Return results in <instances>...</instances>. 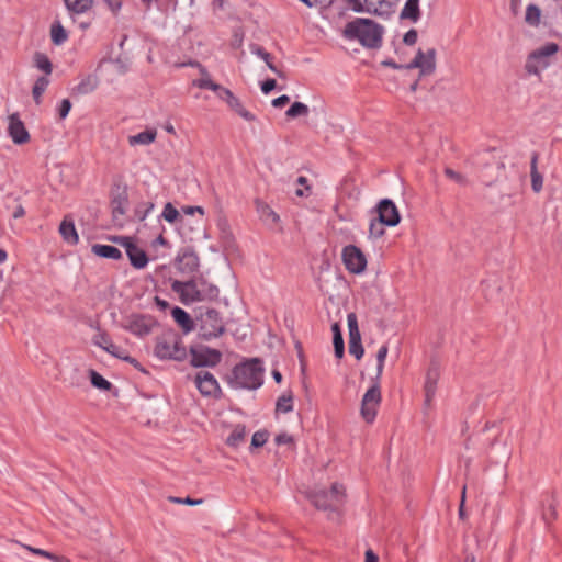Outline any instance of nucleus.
<instances>
[{"mask_svg": "<svg viewBox=\"0 0 562 562\" xmlns=\"http://www.w3.org/2000/svg\"><path fill=\"white\" fill-rule=\"evenodd\" d=\"M348 41H357L368 49H378L382 46L384 27L372 19L356 18L348 22L342 32Z\"/></svg>", "mask_w": 562, "mask_h": 562, "instance_id": "1", "label": "nucleus"}, {"mask_svg": "<svg viewBox=\"0 0 562 562\" xmlns=\"http://www.w3.org/2000/svg\"><path fill=\"white\" fill-rule=\"evenodd\" d=\"M263 374L262 360L250 358L234 366L225 380L232 389L257 390L263 384Z\"/></svg>", "mask_w": 562, "mask_h": 562, "instance_id": "2", "label": "nucleus"}, {"mask_svg": "<svg viewBox=\"0 0 562 562\" xmlns=\"http://www.w3.org/2000/svg\"><path fill=\"white\" fill-rule=\"evenodd\" d=\"M306 497L317 509L329 512V517L333 518V515H340V508L346 502V488L342 484L335 482L329 490L307 492Z\"/></svg>", "mask_w": 562, "mask_h": 562, "instance_id": "3", "label": "nucleus"}, {"mask_svg": "<svg viewBox=\"0 0 562 562\" xmlns=\"http://www.w3.org/2000/svg\"><path fill=\"white\" fill-rule=\"evenodd\" d=\"M154 355L160 360L184 361L188 357L181 336L173 329L166 330L156 338Z\"/></svg>", "mask_w": 562, "mask_h": 562, "instance_id": "4", "label": "nucleus"}, {"mask_svg": "<svg viewBox=\"0 0 562 562\" xmlns=\"http://www.w3.org/2000/svg\"><path fill=\"white\" fill-rule=\"evenodd\" d=\"M199 315H196L198 337L201 340L210 341L218 338L225 333V323L221 313L215 308L199 307Z\"/></svg>", "mask_w": 562, "mask_h": 562, "instance_id": "5", "label": "nucleus"}, {"mask_svg": "<svg viewBox=\"0 0 562 562\" xmlns=\"http://www.w3.org/2000/svg\"><path fill=\"white\" fill-rule=\"evenodd\" d=\"M128 203L127 184L123 182L121 176H117L113 179L110 189V206L113 221H116L120 216H123L126 213Z\"/></svg>", "mask_w": 562, "mask_h": 562, "instance_id": "6", "label": "nucleus"}, {"mask_svg": "<svg viewBox=\"0 0 562 562\" xmlns=\"http://www.w3.org/2000/svg\"><path fill=\"white\" fill-rule=\"evenodd\" d=\"M190 364L193 368H214L223 358L222 352L218 349L211 348L205 345H193L190 346Z\"/></svg>", "mask_w": 562, "mask_h": 562, "instance_id": "7", "label": "nucleus"}, {"mask_svg": "<svg viewBox=\"0 0 562 562\" xmlns=\"http://www.w3.org/2000/svg\"><path fill=\"white\" fill-rule=\"evenodd\" d=\"M380 379L376 375L372 378V385L364 393L361 401V416L362 418L371 424L374 422L376 416V407L381 403V389Z\"/></svg>", "mask_w": 562, "mask_h": 562, "instance_id": "8", "label": "nucleus"}, {"mask_svg": "<svg viewBox=\"0 0 562 562\" xmlns=\"http://www.w3.org/2000/svg\"><path fill=\"white\" fill-rule=\"evenodd\" d=\"M559 52V45L554 42L547 43L540 48L532 50L527 58L525 69L530 75H539V67L547 68L549 66L548 57Z\"/></svg>", "mask_w": 562, "mask_h": 562, "instance_id": "9", "label": "nucleus"}, {"mask_svg": "<svg viewBox=\"0 0 562 562\" xmlns=\"http://www.w3.org/2000/svg\"><path fill=\"white\" fill-rule=\"evenodd\" d=\"M437 50L431 47L427 52L418 48L415 57L411 63L404 65V69H419V78L430 76L436 71Z\"/></svg>", "mask_w": 562, "mask_h": 562, "instance_id": "10", "label": "nucleus"}, {"mask_svg": "<svg viewBox=\"0 0 562 562\" xmlns=\"http://www.w3.org/2000/svg\"><path fill=\"white\" fill-rule=\"evenodd\" d=\"M156 325L157 321L153 316L136 313L130 315L121 327L135 336L145 337L151 333Z\"/></svg>", "mask_w": 562, "mask_h": 562, "instance_id": "11", "label": "nucleus"}, {"mask_svg": "<svg viewBox=\"0 0 562 562\" xmlns=\"http://www.w3.org/2000/svg\"><path fill=\"white\" fill-rule=\"evenodd\" d=\"M342 262L346 269L353 274L364 272L367 268V257L364 252L356 245H347L341 252Z\"/></svg>", "mask_w": 562, "mask_h": 562, "instance_id": "12", "label": "nucleus"}, {"mask_svg": "<svg viewBox=\"0 0 562 562\" xmlns=\"http://www.w3.org/2000/svg\"><path fill=\"white\" fill-rule=\"evenodd\" d=\"M171 290L179 295L180 302L184 305L203 301L195 278L188 281L173 280Z\"/></svg>", "mask_w": 562, "mask_h": 562, "instance_id": "13", "label": "nucleus"}, {"mask_svg": "<svg viewBox=\"0 0 562 562\" xmlns=\"http://www.w3.org/2000/svg\"><path fill=\"white\" fill-rule=\"evenodd\" d=\"M194 383L200 394L204 397L220 400L223 396L216 378L209 371H199L195 374Z\"/></svg>", "mask_w": 562, "mask_h": 562, "instance_id": "14", "label": "nucleus"}, {"mask_svg": "<svg viewBox=\"0 0 562 562\" xmlns=\"http://www.w3.org/2000/svg\"><path fill=\"white\" fill-rule=\"evenodd\" d=\"M373 212L378 214L379 221L386 226L394 227L401 222L400 211L393 200L389 198L380 200Z\"/></svg>", "mask_w": 562, "mask_h": 562, "instance_id": "15", "label": "nucleus"}, {"mask_svg": "<svg viewBox=\"0 0 562 562\" xmlns=\"http://www.w3.org/2000/svg\"><path fill=\"white\" fill-rule=\"evenodd\" d=\"M191 66H198L200 68L201 75L205 76L203 78H200L198 80L193 81V85L199 87L200 89H210L214 91L218 99L223 100L224 102H227L228 99L232 98L234 94L229 89L214 82L209 78V72L205 67H203L200 63L194 61L190 63Z\"/></svg>", "mask_w": 562, "mask_h": 562, "instance_id": "16", "label": "nucleus"}, {"mask_svg": "<svg viewBox=\"0 0 562 562\" xmlns=\"http://www.w3.org/2000/svg\"><path fill=\"white\" fill-rule=\"evenodd\" d=\"M175 266L181 273H193L200 267V259L190 246L181 248L175 259Z\"/></svg>", "mask_w": 562, "mask_h": 562, "instance_id": "17", "label": "nucleus"}, {"mask_svg": "<svg viewBox=\"0 0 562 562\" xmlns=\"http://www.w3.org/2000/svg\"><path fill=\"white\" fill-rule=\"evenodd\" d=\"M440 378V362L437 358L432 357L430 359V363L428 367V370L426 372V379H425V404L427 406L430 405L436 391H437V384L438 380Z\"/></svg>", "mask_w": 562, "mask_h": 562, "instance_id": "18", "label": "nucleus"}, {"mask_svg": "<svg viewBox=\"0 0 562 562\" xmlns=\"http://www.w3.org/2000/svg\"><path fill=\"white\" fill-rule=\"evenodd\" d=\"M8 134L16 145H23L30 140V134L18 113L9 116Z\"/></svg>", "mask_w": 562, "mask_h": 562, "instance_id": "19", "label": "nucleus"}, {"mask_svg": "<svg viewBox=\"0 0 562 562\" xmlns=\"http://www.w3.org/2000/svg\"><path fill=\"white\" fill-rule=\"evenodd\" d=\"M125 251L133 268L139 270L147 266L149 258L146 251L136 245L135 240L127 247Z\"/></svg>", "mask_w": 562, "mask_h": 562, "instance_id": "20", "label": "nucleus"}, {"mask_svg": "<svg viewBox=\"0 0 562 562\" xmlns=\"http://www.w3.org/2000/svg\"><path fill=\"white\" fill-rule=\"evenodd\" d=\"M171 316L178 326L182 329L184 335L191 333L196 326V323L193 321L190 314L179 306L171 308Z\"/></svg>", "mask_w": 562, "mask_h": 562, "instance_id": "21", "label": "nucleus"}, {"mask_svg": "<svg viewBox=\"0 0 562 562\" xmlns=\"http://www.w3.org/2000/svg\"><path fill=\"white\" fill-rule=\"evenodd\" d=\"M504 168L502 161L486 162L480 177L485 184L490 186L504 175Z\"/></svg>", "mask_w": 562, "mask_h": 562, "instance_id": "22", "label": "nucleus"}, {"mask_svg": "<svg viewBox=\"0 0 562 562\" xmlns=\"http://www.w3.org/2000/svg\"><path fill=\"white\" fill-rule=\"evenodd\" d=\"M3 207L11 213L15 220L25 215V210L21 201V196L15 193H8L3 196Z\"/></svg>", "mask_w": 562, "mask_h": 562, "instance_id": "23", "label": "nucleus"}, {"mask_svg": "<svg viewBox=\"0 0 562 562\" xmlns=\"http://www.w3.org/2000/svg\"><path fill=\"white\" fill-rule=\"evenodd\" d=\"M59 233L63 239L70 244L76 245L79 241V236L74 221L69 216H65L59 225Z\"/></svg>", "mask_w": 562, "mask_h": 562, "instance_id": "24", "label": "nucleus"}, {"mask_svg": "<svg viewBox=\"0 0 562 562\" xmlns=\"http://www.w3.org/2000/svg\"><path fill=\"white\" fill-rule=\"evenodd\" d=\"M256 210L259 214V217L262 222L268 225L278 224L280 221V216L263 201L257 199L255 200Z\"/></svg>", "mask_w": 562, "mask_h": 562, "instance_id": "25", "label": "nucleus"}, {"mask_svg": "<svg viewBox=\"0 0 562 562\" xmlns=\"http://www.w3.org/2000/svg\"><path fill=\"white\" fill-rule=\"evenodd\" d=\"M91 251L100 258L113 260H120L123 258L122 251L112 245L93 244Z\"/></svg>", "mask_w": 562, "mask_h": 562, "instance_id": "26", "label": "nucleus"}, {"mask_svg": "<svg viewBox=\"0 0 562 562\" xmlns=\"http://www.w3.org/2000/svg\"><path fill=\"white\" fill-rule=\"evenodd\" d=\"M198 281V286L202 294L203 301H216L220 295V290L216 285L210 283L204 277H199L195 279Z\"/></svg>", "mask_w": 562, "mask_h": 562, "instance_id": "27", "label": "nucleus"}, {"mask_svg": "<svg viewBox=\"0 0 562 562\" xmlns=\"http://www.w3.org/2000/svg\"><path fill=\"white\" fill-rule=\"evenodd\" d=\"M538 159H539V154L537 151H533L531 154V160H530V176H531V188L536 193L540 192L542 190V186H543V177L538 170Z\"/></svg>", "mask_w": 562, "mask_h": 562, "instance_id": "28", "label": "nucleus"}, {"mask_svg": "<svg viewBox=\"0 0 562 562\" xmlns=\"http://www.w3.org/2000/svg\"><path fill=\"white\" fill-rule=\"evenodd\" d=\"M250 52L255 55H257L258 57L262 58L265 60V63L267 64L268 68L274 72L279 78H285V75L283 71H281L280 69H278L274 64L272 63V56L270 53H268L262 46L258 45V44H250Z\"/></svg>", "mask_w": 562, "mask_h": 562, "instance_id": "29", "label": "nucleus"}, {"mask_svg": "<svg viewBox=\"0 0 562 562\" xmlns=\"http://www.w3.org/2000/svg\"><path fill=\"white\" fill-rule=\"evenodd\" d=\"M331 333H333V345H334L335 357L337 359H341L345 356V342H344L341 327L338 322H335L331 325Z\"/></svg>", "mask_w": 562, "mask_h": 562, "instance_id": "30", "label": "nucleus"}, {"mask_svg": "<svg viewBox=\"0 0 562 562\" xmlns=\"http://www.w3.org/2000/svg\"><path fill=\"white\" fill-rule=\"evenodd\" d=\"M400 18L402 20H411L414 23L417 22L420 19L419 0H407Z\"/></svg>", "mask_w": 562, "mask_h": 562, "instance_id": "31", "label": "nucleus"}, {"mask_svg": "<svg viewBox=\"0 0 562 562\" xmlns=\"http://www.w3.org/2000/svg\"><path fill=\"white\" fill-rule=\"evenodd\" d=\"M99 80L97 76L88 75L75 88L74 93L88 94L93 92L98 87Z\"/></svg>", "mask_w": 562, "mask_h": 562, "instance_id": "32", "label": "nucleus"}, {"mask_svg": "<svg viewBox=\"0 0 562 562\" xmlns=\"http://www.w3.org/2000/svg\"><path fill=\"white\" fill-rule=\"evenodd\" d=\"M68 38V32L61 25L60 21L56 20L50 26V40L56 46L64 44Z\"/></svg>", "mask_w": 562, "mask_h": 562, "instance_id": "33", "label": "nucleus"}, {"mask_svg": "<svg viewBox=\"0 0 562 562\" xmlns=\"http://www.w3.org/2000/svg\"><path fill=\"white\" fill-rule=\"evenodd\" d=\"M226 104L229 106L231 110L236 112L244 120L248 122H254L256 120V116L243 106L240 100L235 94H233L232 98L228 99Z\"/></svg>", "mask_w": 562, "mask_h": 562, "instance_id": "34", "label": "nucleus"}, {"mask_svg": "<svg viewBox=\"0 0 562 562\" xmlns=\"http://www.w3.org/2000/svg\"><path fill=\"white\" fill-rule=\"evenodd\" d=\"M156 131L155 130H145L136 135H132L128 137L130 145H149L151 144L156 138Z\"/></svg>", "mask_w": 562, "mask_h": 562, "instance_id": "35", "label": "nucleus"}, {"mask_svg": "<svg viewBox=\"0 0 562 562\" xmlns=\"http://www.w3.org/2000/svg\"><path fill=\"white\" fill-rule=\"evenodd\" d=\"M88 372H89L90 383L93 387H95L100 391H104V392H109L113 389V384L110 381H108L104 376H102L99 372H97L95 370L90 369Z\"/></svg>", "mask_w": 562, "mask_h": 562, "instance_id": "36", "label": "nucleus"}, {"mask_svg": "<svg viewBox=\"0 0 562 562\" xmlns=\"http://www.w3.org/2000/svg\"><path fill=\"white\" fill-rule=\"evenodd\" d=\"M400 0H379L380 8L374 9L373 15L384 19L390 18L394 12Z\"/></svg>", "mask_w": 562, "mask_h": 562, "instance_id": "37", "label": "nucleus"}, {"mask_svg": "<svg viewBox=\"0 0 562 562\" xmlns=\"http://www.w3.org/2000/svg\"><path fill=\"white\" fill-rule=\"evenodd\" d=\"M246 427L244 425H236L231 435L226 439V445L232 448H237L245 441Z\"/></svg>", "mask_w": 562, "mask_h": 562, "instance_id": "38", "label": "nucleus"}, {"mask_svg": "<svg viewBox=\"0 0 562 562\" xmlns=\"http://www.w3.org/2000/svg\"><path fill=\"white\" fill-rule=\"evenodd\" d=\"M294 408L293 406V394L292 391H288L278 397L276 403V412L277 413H290Z\"/></svg>", "mask_w": 562, "mask_h": 562, "instance_id": "39", "label": "nucleus"}, {"mask_svg": "<svg viewBox=\"0 0 562 562\" xmlns=\"http://www.w3.org/2000/svg\"><path fill=\"white\" fill-rule=\"evenodd\" d=\"M66 8L76 14L85 13L91 9L92 0H64Z\"/></svg>", "mask_w": 562, "mask_h": 562, "instance_id": "40", "label": "nucleus"}, {"mask_svg": "<svg viewBox=\"0 0 562 562\" xmlns=\"http://www.w3.org/2000/svg\"><path fill=\"white\" fill-rule=\"evenodd\" d=\"M49 85V79L46 76H41L36 79L33 88H32V94L33 99L36 104L41 103V98L45 90L47 89Z\"/></svg>", "mask_w": 562, "mask_h": 562, "instance_id": "41", "label": "nucleus"}, {"mask_svg": "<svg viewBox=\"0 0 562 562\" xmlns=\"http://www.w3.org/2000/svg\"><path fill=\"white\" fill-rule=\"evenodd\" d=\"M23 548L26 549L27 551L32 552L33 554L47 558V559L53 560L55 562H69V560L66 557L57 555V554H55L53 552H49V551H46V550H43V549L34 548V547H31V546H27V544H23Z\"/></svg>", "mask_w": 562, "mask_h": 562, "instance_id": "42", "label": "nucleus"}, {"mask_svg": "<svg viewBox=\"0 0 562 562\" xmlns=\"http://www.w3.org/2000/svg\"><path fill=\"white\" fill-rule=\"evenodd\" d=\"M310 112L308 106L303 102L295 101L290 108L286 110L285 115L290 119H295L299 116H305Z\"/></svg>", "mask_w": 562, "mask_h": 562, "instance_id": "43", "label": "nucleus"}, {"mask_svg": "<svg viewBox=\"0 0 562 562\" xmlns=\"http://www.w3.org/2000/svg\"><path fill=\"white\" fill-rule=\"evenodd\" d=\"M34 63H35V66L42 70L43 72H45V75H50L52 71H53V64L52 61L49 60V58L43 54V53H35L34 55Z\"/></svg>", "mask_w": 562, "mask_h": 562, "instance_id": "44", "label": "nucleus"}, {"mask_svg": "<svg viewBox=\"0 0 562 562\" xmlns=\"http://www.w3.org/2000/svg\"><path fill=\"white\" fill-rule=\"evenodd\" d=\"M541 10L536 4H529L526 9L525 20L529 25L537 26L540 23Z\"/></svg>", "mask_w": 562, "mask_h": 562, "instance_id": "45", "label": "nucleus"}, {"mask_svg": "<svg viewBox=\"0 0 562 562\" xmlns=\"http://www.w3.org/2000/svg\"><path fill=\"white\" fill-rule=\"evenodd\" d=\"M349 353L355 356L357 360L363 357L364 349L361 342V336L349 338Z\"/></svg>", "mask_w": 562, "mask_h": 562, "instance_id": "46", "label": "nucleus"}, {"mask_svg": "<svg viewBox=\"0 0 562 562\" xmlns=\"http://www.w3.org/2000/svg\"><path fill=\"white\" fill-rule=\"evenodd\" d=\"M269 435L267 429L256 431L251 437L250 451L252 452L254 449L262 447L267 442Z\"/></svg>", "mask_w": 562, "mask_h": 562, "instance_id": "47", "label": "nucleus"}, {"mask_svg": "<svg viewBox=\"0 0 562 562\" xmlns=\"http://www.w3.org/2000/svg\"><path fill=\"white\" fill-rule=\"evenodd\" d=\"M161 216L169 223H176L178 220L182 221L179 211L170 203H166Z\"/></svg>", "mask_w": 562, "mask_h": 562, "instance_id": "48", "label": "nucleus"}, {"mask_svg": "<svg viewBox=\"0 0 562 562\" xmlns=\"http://www.w3.org/2000/svg\"><path fill=\"white\" fill-rule=\"evenodd\" d=\"M384 226L386 225L382 224L378 216L372 218L369 225V236L374 239L382 237L385 234Z\"/></svg>", "mask_w": 562, "mask_h": 562, "instance_id": "49", "label": "nucleus"}, {"mask_svg": "<svg viewBox=\"0 0 562 562\" xmlns=\"http://www.w3.org/2000/svg\"><path fill=\"white\" fill-rule=\"evenodd\" d=\"M93 344L105 350V348H113L114 344L111 337L105 333L101 331L93 337Z\"/></svg>", "mask_w": 562, "mask_h": 562, "instance_id": "50", "label": "nucleus"}, {"mask_svg": "<svg viewBox=\"0 0 562 562\" xmlns=\"http://www.w3.org/2000/svg\"><path fill=\"white\" fill-rule=\"evenodd\" d=\"M387 351H389L387 345H382L380 347V349L378 350V353H376L378 364H376V374H375L378 378H381V375L383 373L384 361L387 356Z\"/></svg>", "mask_w": 562, "mask_h": 562, "instance_id": "51", "label": "nucleus"}, {"mask_svg": "<svg viewBox=\"0 0 562 562\" xmlns=\"http://www.w3.org/2000/svg\"><path fill=\"white\" fill-rule=\"evenodd\" d=\"M153 209H154L153 202L142 203L138 206H136V209L134 211V215L139 222H142L147 217V215L149 214V212Z\"/></svg>", "mask_w": 562, "mask_h": 562, "instance_id": "52", "label": "nucleus"}, {"mask_svg": "<svg viewBox=\"0 0 562 562\" xmlns=\"http://www.w3.org/2000/svg\"><path fill=\"white\" fill-rule=\"evenodd\" d=\"M347 322H348V329H349V338L361 336L359 326H358V318L355 313L348 314Z\"/></svg>", "mask_w": 562, "mask_h": 562, "instance_id": "53", "label": "nucleus"}, {"mask_svg": "<svg viewBox=\"0 0 562 562\" xmlns=\"http://www.w3.org/2000/svg\"><path fill=\"white\" fill-rule=\"evenodd\" d=\"M108 240L117 244L122 247L127 249V247L134 241V238L131 236H123V235H110L106 237Z\"/></svg>", "mask_w": 562, "mask_h": 562, "instance_id": "54", "label": "nucleus"}, {"mask_svg": "<svg viewBox=\"0 0 562 562\" xmlns=\"http://www.w3.org/2000/svg\"><path fill=\"white\" fill-rule=\"evenodd\" d=\"M445 175H446L449 179H451V180L456 181L457 183H459V184H461V186H465V184L468 183V180H467V178H465L463 175H461L460 172L454 171V170H453V169H451V168H448V167H447V168L445 169Z\"/></svg>", "mask_w": 562, "mask_h": 562, "instance_id": "55", "label": "nucleus"}, {"mask_svg": "<svg viewBox=\"0 0 562 562\" xmlns=\"http://www.w3.org/2000/svg\"><path fill=\"white\" fill-rule=\"evenodd\" d=\"M168 501L173 504H184V505H199L202 503V499H193L189 496L181 498L177 496H169Z\"/></svg>", "mask_w": 562, "mask_h": 562, "instance_id": "56", "label": "nucleus"}, {"mask_svg": "<svg viewBox=\"0 0 562 562\" xmlns=\"http://www.w3.org/2000/svg\"><path fill=\"white\" fill-rule=\"evenodd\" d=\"M71 102L69 99H63L60 104H59V108H58V116L60 120H64L67 117V115L69 114L70 110H71Z\"/></svg>", "mask_w": 562, "mask_h": 562, "instance_id": "57", "label": "nucleus"}, {"mask_svg": "<svg viewBox=\"0 0 562 562\" xmlns=\"http://www.w3.org/2000/svg\"><path fill=\"white\" fill-rule=\"evenodd\" d=\"M418 33L415 29H411L407 31L403 36L404 44L411 46L414 45L417 42Z\"/></svg>", "mask_w": 562, "mask_h": 562, "instance_id": "58", "label": "nucleus"}, {"mask_svg": "<svg viewBox=\"0 0 562 562\" xmlns=\"http://www.w3.org/2000/svg\"><path fill=\"white\" fill-rule=\"evenodd\" d=\"M274 442L278 445V446H281V445H291L294 442V438L286 434V432H281L279 435L276 436L274 438Z\"/></svg>", "mask_w": 562, "mask_h": 562, "instance_id": "59", "label": "nucleus"}, {"mask_svg": "<svg viewBox=\"0 0 562 562\" xmlns=\"http://www.w3.org/2000/svg\"><path fill=\"white\" fill-rule=\"evenodd\" d=\"M260 87H261V91L265 94H268L277 88V81L272 78H268L261 82Z\"/></svg>", "mask_w": 562, "mask_h": 562, "instance_id": "60", "label": "nucleus"}, {"mask_svg": "<svg viewBox=\"0 0 562 562\" xmlns=\"http://www.w3.org/2000/svg\"><path fill=\"white\" fill-rule=\"evenodd\" d=\"M347 5L357 13L364 12V4L361 0H344Z\"/></svg>", "mask_w": 562, "mask_h": 562, "instance_id": "61", "label": "nucleus"}, {"mask_svg": "<svg viewBox=\"0 0 562 562\" xmlns=\"http://www.w3.org/2000/svg\"><path fill=\"white\" fill-rule=\"evenodd\" d=\"M105 4L108 5L109 10L116 15L123 4V0H103Z\"/></svg>", "mask_w": 562, "mask_h": 562, "instance_id": "62", "label": "nucleus"}, {"mask_svg": "<svg viewBox=\"0 0 562 562\" xmlns=\"http://www.w3.org/2000/svg\"><path fill=\"white\" fill-rule=\"evenodd\" d=\"M105 351L121 360H123V358H126V356H127L126 351L124 349H122L120 346H116L115 344H114V349L105 348Z\"/></svg>", "mask_w": 562, "mask_h": 562, "instance_id": "63", "label": "nucleus"}, {"mask_svg": "<svg viewBox=\"0 0 562 562\" xmlns=\"http://www.w3.org/2000/svg\"><path fill=\"white\" fill-rule=\"evenodd\" d=\"M124 361L128 362L130 364H132L135 369H137L138 371L145 373V374H148L149 372L139 363V361L137 359H135L134 357H131L130 355L126 356V358H123Z\"/></svg>", "mask_w": 562, "mask_h": 562, "instance_id": "64", "label": "nucleus"}]
</instances>
